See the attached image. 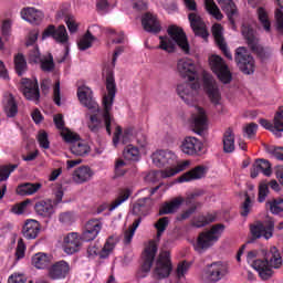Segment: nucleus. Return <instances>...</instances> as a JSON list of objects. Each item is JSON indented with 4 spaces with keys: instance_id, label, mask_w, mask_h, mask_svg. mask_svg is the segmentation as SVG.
<instances>
[{
    "instance_id": "nucleus-25",
    "label": "nucleus",
    "mask_w": 283,
    "mask_h": 283,
    "mask_svg": "<svg viewBox=\"0 0 283 283\" xmlns=\"http://www.w3.org/2000/svg\"><path fill=\"white\" fill-rule=\"evenodd\" d=\"M142 25L145 32H149L150 34H158L163 30V25L160 24V20H158V15L146 12L142 17Z\"/></svg>"
},
{
    "instance_id": "nucleus-1",
    "label": "nucleus",
    "mask_w": 283,
    "mask_h": 283,
    "mask_svg": "<svg viewBox=\"0 0 283 283\" xmlns=\"http://www.w3.org/2000/svg\"><path fill=\"white\" fill-rule=\"evenodd\" d=\"M247 262L263 281L271 280L275 273L273 269H282L283 264L282 254L275 247H272L270 253H266L263 258L260 256V251L258 250L249 251Z\"/></svg>"
},
{
    "instance_id": "nucleus-58",
    "label": "nucleus",
    "mask_w": 283,
    "mask_h": 283,
    "mask_svg": "<svg viewBox=\"0 0 283 283\" xmlns=\"http://www.w3.org/2000/svg\"><path fill=\"white\" fill-rule=\"evenodd\" d=\"M36 138L41 149H50V138H49L48 132L40 130L38 133Z\"/></svg>"
},
{
    "instance_id": "nucleus-35",
    "label": "nucleus",
    "mask_w": 283,
    "mask_h": 283,
    "mask_svg": "<svg viewBox=\"0 0 283 283\" xmlns=\"http://www.w3.org/2000/svg\"><path fill=\"white\" fill-rule=\"evenodd\" d=\"M222 143L224 154H233L235 151V135H233L231 128L224 132Z\"/></svg>"
},
{
    "instance_id": "nucleus-18",
    "label": "nucleus",
    "mask_w": 283,
    "mask_h": 283,
    "mask_svg": "<svg viewBox=\"0 0 283 283\" xmlns=\"http://www.w3.org/2000/svg\"><path fill=\"white\" fill-rule=\"evenodd\" d=\"M180 149L186 156H202L205 144L200 139L189 136L182 140Z\"/></svg>"
},
{
    "instance_id": "nucleus-17",
    "label": "nucleus",
    "mask_w": 283,
    "mask_h": 283,
    "mask_svg": "<svg viewBox=\"0 0 283 283\" xmlns=\"http://www.w3.org/2000/svg\"><path fill=\"white\" fill-rule=\"evenodd\" d=\"M20 92L27 101H34L39 103L41 98V92L39 91V82L23 77L20 82Z\"/></svg>"
},
{
    "instance_id": "nucleus-2",
    "label": "nucleus",
    "mask_w": 283,
    "mask_h": 283,
    "mask_svg": "<svg viewBox=\"0 0 283 283\" xmlns=\"http://www.w3.org/2000/svg\"><path fill=\"white\" fill-rule=\"evenodd\" d=\"M153 163L156 167H165L164 170L151 171L148 174V180L151 182H156V178L160 176V178H171V176H176V174H180V171H185L187 167H189V160H185L178 165L176 160V154L169 150H157L151 155Z\"/></svg>"
},
{
    "instance_id": "nucleus-3",
    "label": "nucleus",
    "mask_w": 283,
    "mask_h": 283,
    "mask_svg": "<svg viewBox=\"0 0 283 283\" xmlns=\"http://www.w3.org/2000/svg\"><path fill=\"white\" fill-rule=\"evenodd\" d=\"M169 36H159L160 44L158 46L159 50H164L165 52H175L176 45L182 50L185 54H189V41L187 40V34L181 28L176 25H171L167 30Z\"/></svg>"
},
{
    "instance_id": "nucleus-33",
    "label": "nucleus",
    "mask_w": 283,
    "mask_h": 283,
    "mask_svg": "<svg viewBox=\"0 0 283 283\" xmlns=\"http://www.w3.org/2000/svg\"><path fill=\"white\" fill-rule=\"evenodd\" d=\"M32 265L40 270L50 269L52 266V255L43 252L35 253L32 256Z\"/></svg>"
},
{
    "instance_id": "nucleus-39",
    "label": "nucleus",
    "mask_w": 283,
    "mask_h": 283,
    "mask_svg": "<svg viewBox=\"0 0 283 283\" xmlns=\"http://www.w3.org/2000/svg\"><path fill=\"white\" fill-rule=\"evenodd\" d=\"M129 196H132V190L129 188L119 190L118 197L111 203L108 211L118 209L123 202H127V200H129Z\"/></svg>"
},
{
    "instance_id": "nucleus-27",
    "label": "nucleus",
    "mask_w": 283,
    "mask_h": 283,
    "mask_svg": "<svg viewBox=\"0 0 283 283\" xmlns=\"http://www.w3.org/2000/svg\"><path fill=\"white\" fill-rule=\"evenodd\" d=\"M20 15L21 19L28 23H31V25H41V21H43V18L45 17L43 11L38 10L34 7L23 8L20 12Z\"/></svg>"
},
{
    "instance_id": "nucleus-55",
    "label": "nucleus",
    "mask_w": 283,
    "mask_h": 283,
    "mask_svg": "<svg viewBox=\"0 0 283 283\" xmlns=\"http://www.w3.org/2000/svg\"><path fill=\"white\" fill-rule=\"evenodd\" d=\"M167 227H169V218L164 217L158 219V221L155 223V229H157V238H160L163 233L167 230Z\"/></svg>"
},
{
    "instance_id": "nucleus-46",
    "label": "nucleus",
    "mask_w": 283,
    "mask_h": 283,
    "mask_svg": "<svg viewBox=\"0 0 283 283\" xmlns=\"http://www.w3.org/2000/svg\"><path fill=\"white\" fill-rule=\"evenodd\" d=\"M14 67L18 76H23V72L28 70V62L25 61V56L22 53H18L14 56Z\"/></svg>"
},
{
    "instance_id": "nucleus-49",
    "label": "nucleus",
    "mask_w": 283,
    "mask_h": 283,
    "mask_svg": "<svg viewBox=\"0 0 283 283\" xmlns=\"http://www.w3.org/2000/svg\"><path fill=\"white\" fill-rule=\"evenodd\" d=\"M254 167H256L261 174L270 177L271 174H273V170L271 169V163L266 159H256L254 163Z\"/></svg>"
},
{
    "instance_id": "nucleus-4",
    "label": "nucleus",
    "mask_w": 283,
    "mask_h": 283,
    "mask_svg": "<svg viewBox=\"0 0 283 283\" xmlns=\"http://www.w3.org/2000/svg\"><path fill=\"white\" fill-rule=\"evenodd\" d=\"M106 90L107 94L103 96V118L108 136H112V107L114 98H116V80L114 78V70L106 69Z\"/></svg>"
},
{
    "instance_id": "nucleus-5",
    "label": "nucleus",
    "mask_w": 283,
    "mask_h": 283,
    "mask_svg": "<svg viewBox=\"0 0 283 283\" xmlns=\"http://www.w3.org/2000/svg\"><path fill=\"white\" fill-rule=\"evenodd\" d=\"M224 229V223H217L209 230L199 233L195 244V251H197V253H205V251H209V249H211V247L218 243L220 238H222Z\"/></svg>"
},
{
    "instance_id": "nucleus-61",
    "label": "nucleus",
    "mask_w": 283,
    "mask_h": 283,
    "mask_svg": "<svg viewBox=\"0 0 283 283\" xmlns=\"http://www.w3.org/2000/svg\"><path fill=\"white\" fill-rule=\"evenodd\" d=\"M96 10L98 14H107L109 12V1L96 0Z\"/></svg>"
},
{
    "instance_id": "nucleus-53",
    "label": "nucleus",
    "mask_w": 283,
    "mask_h": 283,
    "mask_svg": "<svg viewBox=\"0 0 283 283\" xmlns=\"http://www.w3.org/2000/svg\"><path fill=\"white\" fill-rule=\"evenodd\" d=\"M61 136L65 143H70L71 145H74L76 142L81 140V136L73 133L69 128H64V130L61 132Z\"/></svg>"
},
{
    "instance_id": "nucleus-47",
    "label": "nucleus",
    "mask_w": 283,
    "mask_h": 283,
    "mask_svg": "<svg viewBox=\"0 0 283 283\" xmlns=\"http://www.w3.org/2000/svg\"><path fill=\"white\" fill-rule=\"evenodd\" d=\"M273 216H280L283 212V198H274L266 202Z\"/></svg>"
},
{
    "instance_id": "nucleus-57",
    "label": "nucleus",
    "mask_w": 283,
    "mask_h": 283,
    "mask_svg": "<svg viewBox=\"0 0 283 283\" xmlns=\"http://www.w3.org/2000/svg\"><path fill=\"white\" fill-rule=\"evenodd\" d=\"M212 36L214 38L217 45L224 43V36L222 35V24L216 23L212 25Z\"/></svg>"
},
{
    "instance_id": "nucleus-16",
    "label": "nucleus",
    "mask_w": 283,
    "mask_h": 283,
    "mask_svg": "<svg viewBox=\"0 0 283 283\" xmlns=\"http://www.w3.org/2000/svg\"><path fill=\"white\" fill-rule=\"evenodd\" d=\"M53 39L56 43H61L65 45L67 41H70V36L67 35V29L65 25L61 24L57 28L54 24H50L48 28L44 29L42 33V39Z\"/></svg>"
},
{
    "instance_id": "nucleus-9",
    "label": "nucleus",
    "mask_w": 283,
    "mask_h": 283,
    "mask_svg": "<svg viewBox=\"0 0 283 283\" xmlns=\"http://www.w3.org/2000/svg\"><path fill=\"white\" fill-rule=\"evenodd\" d=\"M234 61L240 72L251 75L255 72V60L244 46H239L234 53Z\"/></svg>"
},
{
    "instance_id": "nucleus-34",
    "label": "nucleus",
    "mask_w": 283,
    "mask_h": 283,
    "mask_svg": "<svg viewBox=\"0 0 283 283\" xmlns=\"http://www.w3.org/2000/svg\"><path fill=\"white\" fill-rule=\"evenodd\" d=\"M34 209L38 216H41L42 218H51V216L54 213V206L52 200L38 201L34 206Z\"/></svg>"
},
{
    "instance_id": "nucleus-7",
    "label": "nucleus",
    "mask_w": 283,
    "mask_h": 283,
    "mask_svg": "<svg viewBox=\"0 0 283 283\" xmlns=\"http://www.w3.org/2000/svg\"><path fill=\"white\" fill-rule=\"evenodd\" d=\"M242 35L244 36L250 50L253 52V54H256L259 59L264 61V59H269V56H271V49H264L258 43V38H255V31L253 28L250 25H243Z\"/></svg>"
},
{
    "instance_id": "nucleus-44",
    "label": "nucleus",
    "mask_w": 283,
    "mask_h": 283,
    "mask_svg": "<svg viewBox=\"0 0 283 283\" xmlns=\"http://www.w3.org/2000/svg\"><path fill=\"white\" fill-rule=\"evenodd\" d=\"M4 112L8 118H14V116L19 114V106L17 105V101H14V96L10 95L7 99V104L4 105Z\"/></svg>"
},
{
    "instance_id": "nucleus-40",
    "label": "nucleus",
    "mask_w": 283,
    "mask_h": 283,
    "mask_svg": "<svg viewBox=\"0 0 283 283\" xmlns=\"http://www.w3.org/2000/svg\"><path fill=\"white\" fill-rule=\"evenodd\" d=\"M211 222H216V216L211 213H208L207 216L201 214L192 219V227L202 229V227H207V224H211Z\"/></svg>"
},
{
    "instance_id": "nucleus-63",
    "label": "nucleus",
    "mask_w": 283,
    "mask_h": 283,
    "mask_svg": "<svg viewBox=\"0 0 283 283\" xmlns=\"http://www.w3.org/2000/svg\"><path fill=\"white\" fill-rule=\"evenodd\" d=\"M29 62L30 63H40L41 62V52L39 51V46H34L29 52Z\"/></svg>"
},
{
    "instance_id": "nucleus-19",
    "label": "nucleus",
    "mask_w": 283,
    "mask_h": 283,
    "mask_svg": "<svg viewBox=\"0 0 283 283\" xmlns=\"http://www.w3.org/2000/svg\"><path fill=\"white\" fill-rule=\"evenodd\" d=\"M199 83H182L177 86V94L184 99L186 105H193L196 103V94H198Z\"/></svg>"
},
{
    "instance_id": "nucleus-41",
    "label": "nucleus",
    "mask_w": 283,
    "mask_h": 283,
    "mask_svg": "<svg viewBox=\"0 0 283 283\" xmlns=\"http://www.w3.org/2000/svg\"><path fill=\"white\" fill-rule=\"evenodd\" d=\"M205 8L207 12L211 14V17L217 19V21H222L224 15H222V12L220 11V8H218V4H216V1L205 0Z\"/></svg>"
},
{
    "instance_id": "nucleus-54",
    "label": "nucleus",
    "mask_w": 283,
    "mask_h": 283,
    "mask_svg": "<svg viewBox=\"0 0 283 283\" xmlns=\"http://www.w3.org/2000/svg\"><path fill=\"white\" fill-rule=\"evenodd\" d=\"M28 205H30V199L13 205L11 208V213H14V216H23L28 209Z\"/></svg>"
},
{
    "instance_id": "nucleus-31",
    "label": "nucleus",
    "mask_w": 283,
    "mask_h": 283,
    "mask_svg": "<svg viewBox=\"0 0 283 283\" xmlns=\"http://www.w3.org/2000/svg\"><path fill=\"white\" fill-rule=\"evenodd\" d=\"M205 174H207V168L205 166H197L181 175L179 177V182H191V180H200V178H205Z\"/></svg>"
},
{
    "instance_id": "nucleus-20",
    "label": "nucleus",
    "mask_w": 283,
    "mask_h": 283,
    "mask_svg": "<svg viewBox=\"0 0 283 283\" xmlns=\"http://www.w3.org/2000/svg\"><path fill=\"white\" fill-rule=\"evenodd\" d=\"M260 125L264 127V129H269V132H273L276 138H282L283 132V106H280L277 112L274 115L273 123L266 119H260Z\"/></svg>"
},
{
    "instance_id": "nucleus-10",
    "label": "nucleus",
    "mask_w": 283,
    "mask_h": 283,
    "mask_svg": "<svg viewBox=\"0 0 283 283\" xmlns=\"http://www.w3.org/2000/svg\"><path fill=\"white\" fill-rule=\"evenodd\" d=\"M210 67L213 74H216L223 85H229V83L233 81V75L229 70V65H227V62H224V59H222L220 55H212L210 57Z\"/></svg>"
},
{
    "instance_id": "nucleus-6",
    "label": "nucleus",
    "mask_w": 283,
    "mask_h": 283,
    "mask_svg": "<svg viewBox=\"0 0 283 283\" xmlns=\"http://www.w3.org/2000/svg\"><path fill=\"white\" fill-rule=\"evenodd\" d=\"M156 253H158V245L154 241H149L142 254V265L136 272V277L143 280L147 277L151 266H154V260H156Z\"/></svg>"
},
{
    "instance_id": "nucleus-51",
    "label": "nucleus",
    "mask_w": 283,
    "mask_h": 283,
    "mask_svg": "<svg viewBox=\"0 0 283 283\" xmlns=\"http://www.w3.org/2000/svg\"><path fill=\"white\" fill-rule=\"evenodd\" d=\"M18 168V164L0 166V182H6V180L10 178V174H12V171Z\"/></svg>"
},
{
    "instance_id": "nucleus-32",
    "label": "nucleus",
    "mask_w": 283,
    "mask_h": 283,
    "mask_svg": "<svg viewBox=\"0 0 283 283\" xmlns=\"http://www.w3.org/2000/svg\"><path fill=\"white\" fill-rule=\"evenodd\" d=\"M92 176H94L92 168L87 166H81L74 170L73 180L76 182V185H83L84 182L92 180Z\"/></svg>"
},
{
    "instance_id": "nucleus-22",
    "label": "nucleus",
    "mask_w": 283,
    "mask_h": 283,
    "mask_svg": "<svg viewBox=\"0 0 283 283\" xmlns=\"http://www.w3.org/2000/svg\"><path fill=\"white\" fill-rule=\"evenodd\" d=\"M101 229H103V223L98 219L88 220L81 234L82 240L84 242H92V240H96L98 238V233H101Z\"/></svg>"
},
{
    "instance_id": "nucleus-13",
    "label": "nucleus",
    "mask_w": 283,
    "mask_h": 283,
    "mask_svg": "<svg viewBox=\"0 0 283 283\" xmlns=\"http://www.w3.org/2000/svg\"><path fill=\"white\" fill-rule=\"evenodd\" d=\"M177 72L179 76L184 81H188V83H193L196 78H198V69L196 67V63L189 59H181L177 62Z\"/></svg>"
},
{
    "instance_id": "nucleus-36",
    "label": "nucleus",
    "mask_w": 283,
    "mask_h": 283,
    "mask_svg": "<svg viewBox=\"0 0 283 283\" xmlns=\"http://www.w3.org/2000/svg\"><path fill=\"white\" fill-rule=\"evenodd\" d=\"M42 185L39 182H24L17 187L18 196H34L39 189H41Z\"/></svg>"
},
{
    "instance_id": "nucleus-21",
    "label": "nucleus",
    "mask_w": 283,
    "mask_h": 283,
    "mask_svg": "<svg viewBox=\"0 0 283 283\" xmlns=\"http://www.w3.org/2000/svg\"><path fill=\"white\" fill-rule=\"evenodd\" d=\"M188 21L196 36L209 39V31L207 30V24L205 23V20H202V17L196 12H191L188 14Z\"/></svg>"
},
{
    "instance_id": "nucleus-24",
    "label": "nucleus",
    "mask_w": 283,
    "mask_h": 283,
    "mask_svg": "<svg viewBox=\"0 0 283 283\" xmlns=\"http://www.w3.org/2000/svg\"><path fill=\"white\" fill-rule=\"evenodd\" d=\"M70 275V263L66 261H57L48 269V277L50 280H65Z\"/></svg>"
},
{
    "instance_id": "nucleus-43",
    "label": "nucleus",
    "mask_w": 283,
    "mask_h": 283,
    "mask_svg": "<svg viewBox=\"0 0 283 283\" xmlns=\"http://www.w3.org/2000/svg\"><path fill=\"white\" fill-rule=\"evenodd\" d=\"M140 222H143V218L135 219V221L128 228V230L125 231V233H124V244H132V240H134L136 229H138V227H140Z\"/></svg>"
},
{
    "instance_id": "nucleus-12",
    "label": "nucleus",
    "mask_w": 283,
    "mask_h": 283,
    "mask_svg": "<svg viewBox=\"0 0 283 283\" xmlns=\"http://www.w3.org/2000/svg\"><path fill=\"white\" fill-rule=\"evenodd\" d=\"M250 231L253 240H260V238H265V240H271L273 238V231H275V221H256L250 227Z\"/></svg>"
},
{
    "instance_id": "nucleus-50",
    "label": "nucleus",
    "mask_w": 283,
    "mask_h": 283,
    "mask_svg": "<svg viewBox=\"0 0 283 283\" xmlns=\"http://www.w3.org/2000/svg\"><path fill=\"white\" fill-rule=\"evenodd\" d=\"M258 14H259V21L262 24L265 32H271V20H269V13H266V10L260 7L258 9Z\"/></svg>"
},
{
    "instance_id": "nucleus-45",
    "label": "nucleus",
    "mask_w": 283,
    "mask_h": 283,
    "mask_svg": "<svg viewBox=\"0 0 283 283\" xmlns=\"http://www.w3.org/2000/svg\"><path fill=\"white\" fill-rule=\"evenodd\" d=\"M88 151L90 146L86 145L85 142H81V139L71 145V154L74 156H85V154H88Z\"/></svg>"
},
{
    "instance_id": "nucleus-59",
    "label": "nucleus",
    "mask_w": 283,
    "mask_h": 283,
    "mask_svg": "<svg viewBox=\"0 0 283 283\" xmlns=\"http://www.w3.org/2000/svg\"><path fill=\"white\" fill-rule=\"evenodd\" d=\"M1 34L4 38V40L8 41V38L10 36V34H12V20L10 19L3 20L1 25Z\"/></svg>"
},
{
    "instance_id": "nucleus-42",
    "label": "nucleus",
    "mask_w": 283,
    "mask_h": 283,
    "mask_svg": "<svg viewBox=\"0 0 283 283\" xmlns=\"http://www.w3.org/2000/svg\"><path fill=\"white\" fill-rule=\"evenodd\" d=\"M94 41H96V38L92 35V31L87 30L83 38L77 42V48L82 52H85V50L92 48Z\"/></svg>"
},
{
    "instance_id": "nucleus-60",
    "label": "nucleus",
    "mask_w": 283,
    "mask_h": 283,
    "mask_svg": "<svg viewBox=\"0 0 283 283\" xmlns=\"http://www.w3.org/2000/svg\"><path fill=\"white\" fill-rule=\"evenodd\" d=\"M40 63L43 72H52V70H54V57L52 54H49V60H41Z\"/></svg>"
},
{
    "instance_id": "nucleus-29",
    "label": "nucleus",
    "mask_w": 283,
    "mask_h": 283,
    "mask_svg": "<svg viewBox=\"0 0 283 283\" xmlns=\"http://www.w3.org/2000/svg\"><path fill=\"white\" fill-rule=\"evenodd\" d=\"M149 211H151V197L140 198L133 206V216L138 218L149 216Z\"/></svg>"
},
{
    "instance_id": "nucleus-62",
    "label": "nucleus",
    "mask_w": 283,
    "mask_h": 283,
    "mask_svg": "<svg viewBox=\"0 0 283 283\" xmlns=\"http://www.w3.org/2000/svg\"><path fill=\"white\" fill-rule=\"evenodd\" d=\"M251 197L247 193L245 195V200L241 206V216L243 218H247V216H249V213H251Z\"/></svg>"
},
{
    "instance_id": "nucleus-15",
    "label": "nucleus",
    "mask_w": 283,
    "mask_h": 283,
    "mask_svg": "<svg viewBox=\"0 0 283 283\" xmlns=\"http://www.w3.org/2000/svg\"><path fill=\"white\" fill-rule=\"evenodd\" d=\"M202 81L203 90L210 98L211 103H213L216 106L220 105L222 95L220 94V88H218V83H216L213 75L203 73Z\"/></svg>"
},
{
    "instance_id": "nucleus-48",
    "label": "nucleus",
    "mask_w": 283,
    "mask_h": 283,
    "mask_svg": "<svg viewBox=\"0 0 283 283\" xmlns=\"http://www.w3.org/2000/svg\"><path fill=\"white\" fill-rule=\"evenodd\" d=\"M123 156L125 160H138L140 150L134 145H128L124 148Z\"/></svg>"
},
{
    "instance_id": "nucleus-38",
    "label": "nucleus",
    "mask_w": 283,
    "mask_h": 283,
    "mask_svg": "<svg viewBox=\"0 0 283 283\" xmlns=\"http://www.w3.org/2000/svg\"><path fill=\"white\" fill-rule=\"evenodd\" d=\"M193 125L198 132H205V127H207V113L205 108L197 107V115L193 116Z\"/></svg>"
},
{
    "instance_id": "nucleus-64",
    "label": "nucleus",
    "mask_w": 283,
    "mask_h": 283,
    "mask_svg": "<svg viewBox=\"0 0 283 283\" xmlns=\"http://www.w3.org/2000/svg\"><path fill=\"white\" fill-rule=\"evenodd\" d=\"M266 196H269V185L266 184H261L259 186V197L258 201L259 202H264L266 200Z\"/></svg>"
},
{
    "instance_id": "nucleus-30",
    "label": "nucleus",
    "mask_w": 283,
    "mask_h": 283,
    "mask_svg": "<svg viewBox=\"0 0 283 283\" xmlns=\"http://www.w3.org/2000/svg\"><path fill=\"white\" fill-rule=\"evenodd\" d=\"M220 8L226 12L231 25H235V14H238V7L233 0H217Z\"/></svg>"
},
{
    "instance_id": "nucleus-52",
    "label": "nucleus",
    "mask_w": 283,
    "mask_h": 283,
    "mask_svg": "<svg viewBox=\"0 0 283 283\" xmlns=\"http://www.w3.org/2000/svg\"><path fill=\"white\" fill-rule=\"evenodd\" d=\"M266 154L276 158V160H283V147L275 145H264Z\"/></svg>"
},
{
    "instance_id": "nucleus-14",
    "label": "nucleus",
    "mask_w": 283,
    "mask_h": 283,
    "mask_svg": "<svg viewBox=\"0 0 283 283\" xmlns=\"http://www.w3.org/2000/svg\"><path fill=\"white\" fill-rule=\"evenodd\" d=\"M116 244H118V239L109 237L103 249H99L96 244L90 245L87 249L88 258H96V255H99L101 260H106V258H109L112 254V251L116 249Z\"/></svg>"
},
{
    "instance_id": "nucleus-56",
    "label": "nucleus",
    "mask_w": 283,
    "mask_h": 283,
    "mask_svg": "<svg viewBox=\"0 0 283 283\" xmlns=\"http://www.w3.org/2000/svg\"><path fill=\"white\" fill-rule=\"evenodd\" d=\"M103 127V122L98 118V115H91L88 122V129L94 134L98 133V130Z\"/></svg>"
},
{
    "instance_id": "nucleus-37",
    "label": "nucleus",
    "mask_w": 283,
    "mask_h": 283,
    "mask_svg": "<svg viewBox=\"0 0 283 283\" xmlns=\"http://www.w3.org/2000/svg\"><path fill=\"white\" fill-rule=\"evenodd\" d=\"M185 202V199L182 197H177L172 199L171 201L165 203L160 209H159V216H167L169 213H176L177 209H180V205Z\"/></svg>"
},
{
    "instance_id": "nucleus-23",
    "label": "nucleus",
    "mask_w": 283,
    "mask_h": 283,
    "mask_svg": "<svg viewBox=\"0 0 283 283\" xmlns=\"http://www.w3.org/2000/svg\"><path fill=\"white\" fill-rule=\"evenodd\" d=\"M82 237L76 232H70L63 239V249L67 255H74V253H78L81 251V247H83Z\"/></svg>"
},
{
    "instance_id": "nucleus-11",
    "label": "nucleus",
    "mask_w": 283,
    "mask_h": 283,
    "mask_svg": "<svg viewBox=\"0 0 283 283\" xmlns=\"http://www.w3.org/2000/svg\"><path fill=\"white\" fill-rule=\"evenodd\" d=\"M174 266L171 265V254L169 251H164L159 254L156 266L153 272L155 280H165L171 275Z\"/></svg>"
},
{
    "instance_id": "nucleus-8",
    "label": "nucleus",
    "mask_w": 283,
    "mask_h": 283,
    "mask_svg": "<svg viewBox=\"0 0 283 283\" xmlns=\"http://www.w3.org/2000/svg\"><path fill=\"white\" fill-rule=\"evenodd\" d=\"M227 273H229L227 264L222 263V261L213 262L208 264L203 270L201 281L203 283H217L220 282Z\"/></svg>"
},
{
    "instance_id": "nucleus-28",
    "label": "nucleus",
    "mask_w": 283,
    "mask_h": 283,
    "mask_svg": "<svg viewBox=\"0 0 283 283\" xmlns=\"http://www.w3.org/2000/svg\"><path fill=\"white\" fill-rule=\"evenodd\" d=\"M41 233V223L34 219H28L22 227V235L25 240H36Z\"/></svg>"
},
{
    "instance_id": "nucleus-26",
    "label": "nucleus",
    "mask_w": 283,
    "mask_h": 283,
    "mask_svg": "<svg viewBox=\"0 0 283 283\" xmlns=\"http://www.w3.org/2000/svg\"><path fill=\"white\" fill-rule=\"evenodd\" d=\"M77 98L84 107H87V109H93V112H96L98 109V103L94 101V97L92 95V88L87 86H80L77 88Z\"/></svg>"
}]
</instances>
